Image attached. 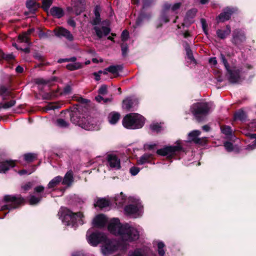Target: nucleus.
I'll use <instances>...</instances> for the list:
<instances>
[{
  "mask_svg": "<svg viewBox=\"0 0 256 256\" xmlns=\"http://www.w3.org/2000/svg\"><path fill=\"white\" fill-rule=\"evenodd\" d=\"M200 134V132L198 130H194L190 132L188 134V140L190 142H194L196 144L200 143V139L198 136Z\"/></svg>",
  "mask_w": 256,
  "mask_h": 256,
  "instance_id": "aec40b11",
  "label": "nucleus"
},
{
  "mask_svg": "<svg viewBox=\"0 0 256 256\" xmlns=\"http://www.w3.org/2000/svg\"><path fill=\"white\" fill-rule=\"evenodd\" d=\"M164 244L162 242H158V254L160 256H164V254H165V252L164 249Z\"/></svg>",
  "mask_w": 256,
  "mask_h": 256,
  "instance_id": "ea45409f",
  "label": "nucleus"
},
{
  "mask_svg": "<svg viewBox=\"0 0 256 256\" xmlns=\"http://www.w3.org/2000/svg\"><path fill=\"white\" fill-rule=\"evenodd\" d=\"M252 138H255L252 144L248 145L246 147V150H252L256 148V134H253L252 135Z\"/></svg>",
  "mask_w": 256,
  "mask_h": 256,
  "instance_id": "49530a36",
  "label": "nucleus"
},
{
  "mask_svg": "<svg viewBox=\"0 0 256 256\" xmlns=\"http://www.w3.org/2000/svg\"><path fill=\"white\" fill-rule=\"evenodd\" d=\"M44 190V187L42 186H39L36 187L34 189V192L40 193L43 192Z\"/></svg>",
  "mask_w": 256,
  "mask_h": 256,
  "instance_id": "bf43d9fd",
  "label": "nucleus"
},
{
  "mask_svg": "<svg viewBox=\"0 0 256 256\" xmlns=\"http://www.w3.org/2000/svg\"><path fill=\"white\" fill-rule=\"evenodd\" d=\"M186 56L188 59H190L191 61H194V59L192 55V52L190 48H187L186 50Z\"/></svg>",
  "mask_w": 256,
  "mask_h": 256,
  "instance_id": "864d4df0",
  "label": "nucleus"
},
{
  "mask_svg": "<svg viewBox=\"0 0 256 256\" xmlns=\"http://www.w3.org/2000/svg\"><path fill=\"white\" fill-rule=\"evenodd\" d=\"M180 2H176L173 5L168 3H165L163 6L160 20L164 23L168 22L169 19L167 16V14L174 12L180 8Z\"/></svg>",
  "mask_w": 256,
  "mask_h": 256,
  "instance_id": "9d476101",
  "label": "nucleus"
},
{
  "mask_svg": "<svg viewBox=\"0 0 256 256\" xmlns=\"http://www.w3.org/2000/svg\"><path fill=\"white\" fill-rule=\"evenodd\" d=\"M36 158V155L34 154L28 153L24 155V159L28 162H32Z\"/></svg>",
  "mask_w": 256,
  "mask_h": 256,
  "instance_id": "58836bf2",
  "label": "nucleus"
},
{
  "mask_svg": "<svg viewBox=\"0 0 256 256\" xmlns=\"http://www.w3.org/2000/svg\"><path fill=\"white\" fill-rule=\"evenodd\" d=\"M16 72H18V73H22V72L23 70H24V68L22 67L21 66H18L16 68Z\"/></svg>",
  "mask_w": 256,
  "mask_h": 256,
  "instance_id": "774afa93",
  "label": "nucleus"
},
{
  "mask_svg": "<svg viewBox=\"0 0 256 256\" xmlns=\"http://www.w3.org/2000/svg\"><path fill=\"white\" fill-rule=\"evenodd\" d=\"M73 179L72 172L70 170L66 173L62 182L63 184L70 186L72 184Z\"/></svg>",
  "mask_w": 256,
  "mask_h": 256,
  "instance_id": "412c9836",
  "label": "nucleus"
},
{
  "mask_svg": "<svg viewBox=\"0 0 256 256\" xmlns=\"http://www.w3.org/2000/svg\"><path fill=\"white\" fill-rule=\"evenodd\" d=\"M10 92L8 88L4 86H0V95H1L4 99L6 98V96H9Z\"/></svg>",
  "mask_w": 256,
  "mask_h": 256,
  "instance_id": "c9c22d12",
  "label": "nucleus"
},
{
  "mask_svg": "<svg viewBox=\"0 0 256 256\" xmlns=\"http://www.w3.org/2000/svg\"><path fill=\"white\" fill-rule=\"evenodd\" d=\"M108 165L110 168L114 170H118L120 168V160L116 155L108 154L107 156Z\"/></svg>",
  "mask_w": 256,
  "mask_h": 256,
  "instance_id": "ddd939ff",
  "label": "nucleus"
},
{
  "mask_svg": "<svg viewBox=\"0 0 256 256\" xmlns=\"http://www.w3.org/2000/svg\"><path fill=\"white\" fill-rule=\"evenodd\" d=\"M122 54L124 56H126L128 52V47L126 44H122L121 45Z\"/></svg>",
  "mask_w": 256,
  "mask_h": 256,
  "instance_id": "8fccbe9b",
  "label": "nucleus"
},
{
  "mask_svg": "<svg viewBox=\"0 0 256 256\" xmlns=\"http://www.w3.org/2000/svg\"><path fill=\"white\" fill-rule=\"evenodd\" d=\"M197 10L196 8H192L188 10L186 13V16L190 18H192L196 14Z\"/></svg>",
  "mask_w": 256,
  "mask_h": 256,
  "instance_id": "09e8293b",
  "label": "nucleus"
},
{
  "mask_svg": "<svg viewBox=\"0 0 256 256\" xmlns=\"http://www.w3.org/2000/svg\"><path fill=\"white\" fill-rule=\"evenodd\" d=\"M220 58L227 71L230 82L232 84L238 83L240 82V70L236 67H233L232 69H230L224 54H220Z\"/></svg>",
  "mask_w": 256,
  "mask_h": 256,
  "instance_id": "0eeeda50",
  "label": "nucleus"
},
{
  "mask_svg": "<svg viewBox=\"0 0 256 256\" xmlns=\"http://www.w3.org/2000/svg\"><path fill=\"white\" fill-rule=\"evenodd\" d=\"M150 128L152 131L156 132H159L162 130L160 124L158 123L152 124L150 126Z\"/></svg>",
  "mask_w": 256,
  "mask_h": 256,
  "instance_id": "37998d69",
  "label": "nucleus"
},
{
  "mask_svg": "<svg viewBox=\"0 0 256 256\" xmlns=\"http://www.w3.org/2000/svg\"><path fill=\"white\" fill-rule=\"evenodd\" d=\"M246 40L244 32L242 30H236L234 31L232 42L238 44Z\"/></svg>",
  "mask_w": 256,
  "mask_h": 256,
  "instance_id": "dca6fc26",
  "label": "nucleus"
},
{
  "mask_svg": "<svg viewBox=\"0 0 256 256\" xmlns=\"http://www.w3.org/2000/svg\"><path fill=\"white\" fill-rule=\"evenodd\" d=\"M71 92V87L70 86H66L64 89L63 92L64 94H68Z\"/></svg>",
  "mask_w": 256,
  "mask_h": 256,
  "instance_id": "052dcab7",
  "label": "nucleus"
},
{
  "mask_svg": "<svg viewBox=\"0 0 256 256\" xmlns=\"http://www.w3.org/2000/svg\"><path fill=\"white\" fill-rule=\"evenodd\" d=\"M214 108L212 102H198L194 104L190 108V110L198 121H201L202 116L208 114Z\"/></svg>",
  "mask_w": 256,
  "mask_h": 256,
  "instance_id": "39448f33",
  "label": "nucleus"
},
{
  "mask_svg": "<svg viewBox=\"0 0 256 256\" xmlns=\"http://www.w3.org/2000/svg\"><path fill=\"white\" fill-rule=\"evenodd\" d=\"M62 178L60 176H57L52 178L48 185V188H53L57 186L62 181Z\"/></svg>",
  "mask_w": 256,
  "mask_h": 256,
  "instance_id": "bb28decb",
  "label": "nucleus"
},
{
  "mask_svg": "<svg viewBox=\"0 0 256 256\" xmlns=\"http://www.w3.org/2000/svg\"><path fill=\"white\" fill-rule=\"evenodd\" d=\"M224 146L226 150L228 152H229L232 151L233 150H234L233 145L230 142H224Z\"/></svg>",
  "mask_w": 256,
  "mask_h": 256,
  "instance_id": "de8ad7c7",
  "label": "nucleus"
},
{
  "mask_svg": "<svg viewBox=\"0 0 256 256\" xmlns=\"http://www.w3.org/2000/svg\"><path fill=\"white\" fill-rule=\"evenodd\" d=\"M128 256H146L144 250L140 248L136 249L134 251L130 252Z\"/></svg>",
  "mask_w": 256,
  "mask_h": 256,
  "instance_id": "2f4dec72",
  "label": "nucleus"
},
{
  "mask_svg": "<svg viewBox=\"0 0 256 256\" xmlns=\"http://www.w3.org/2000/svg\"><path fill=\"white\" fill-rule=\"evenodd\" d=\"M128 198L130 201L134 202V204H128L125 207L124 212L126 214L134 218L141 216L142 214V206L140 200L134 197H130Z\"/></svg>",
  "mask_w": 256,
  "mask_h": 256,
  "instance_id": "423d86ee",
  "label": "nucleus"
},
{
  "mask_svg": "<svg viewBox=\"0 0 256 256\" xmlns=\"http://www.w3.org/2000/svg\"><path fill=\"white\" fill-rule=\"evenodd\" d=\"M120 115L118 112H112L108 116V121L110 124H115L120 119Z\"/></svg>",
  "mask_w": 256,
  "mask_h": 256,
  "instance_id": "cd10ccee",
  "label": "nucleus"
},
{
  "mask_svg": "<svg viewBox=\"0 0 256 256\" xmlns=\"http://www.w3.org/2000/svg\"><path fill=\"white\" fill-rule=\"evenodd\" d=\"M230 28L229 26H227L225 30L218 29L216 31V34L218 36L221 38L224 39L230 33Z\"/></svg>",
  "mask_w": 256,
  "mask_h": 256,
  "instance_id": "393cba45",
  "label": "nucleus"
},
{
  "mask_svg": "<svg viewBox=\"0 0 256 256\" xmlns=\"http://www.w3.org/2000/svg\"><path fill=\"white\" fill-rule=\"evenodd\" d=\"M42 198V196H36L34 195L30 196L29 199L30 204L33 205L38 204L41 200Z\"/></svg>",
  "mask_w": 256,
  "mask_h": 256,
  "instance_id": "4c0bfd02",
  "label": "nucleus"
},
{
  "mask_svg": "<svg viewBox=\"0 0 256 256\" xmlns=\"http://www.w3.org/2000/svg\"><path fill=\"white\" fill-rule=\"evenodd\" d=\"M52 0H43L42 8L44 10H47L52 4Z\"/></svg>",
  "mask_w": 256,
  "mask_h": 256,
  "instance_id": "a18cd8bd",
  "label": "nucleus"
},
{
  "mask_svg": "<svg viewBox=\"0 0 256 256\" xmlns=\"http://www.w3.org/2000/svg\"><path fill=\"white\" fill-rule=\"evenodd\" d=\"M26 6L28 8L32 10L39 7V4L34 0H28L26 2Z\"/></svg>",
  "mask_w": 256,
  "mask_h": 256,
  "instance_id": "f704fd0d",
  "label": "nucleus"
},
{
  "mask_svg": "<svg viewBox=\"0 0 256 256\" xmlns=\"http://www.w3.org/2000/svg\"><path fill=\"white\" fill-rule=\"evenodd\" d=\"M130 171L132 175L136 176L140 172V168L136 166H133L130 168Z\"/></svg>",
  "mask_w": 256,
  "mask_h": 256,
  "instance_id": "603ef678",
  "label": "nucleus"
},
{
  "mask_svg": "<svg viewBox=\"0 0 256 256\" xmlns=\"http://www.w3.org/2000/svg\"><path fill=\"white\" fill-rule=\"evenodd\" d=\"M15 166L14 162L12 160H6L0 162V173H4L10 168Z\"/></svg>",
  "mask_w": 256,
  "mask_h": 256,
  "instance_id": "a211bd4d",
  "label": "nucleus"
},
{
  "mask_svg": "<svg viewBox=\"0 0 256 256\" xmlns=\"http://www.w3.org/2000/svg\"><path fill=\"white\" fill-rule=\"evenodd\" d=\"M177 145L174 146H168L162 148L158 150L156 153L160 156H166L168 158H170L174 156L176 152L182 150V148L180 145V141H177Z\"/></svg>",
  "mask_w": 256,
  "mask_h": 256,
  "instance_id": "9b49d317",
  "label": "nucleus"
},
{
  "mask_svg": "<svg viewBox=\"0 0 256 256\" xmlns=\"http://www.w3.org/2000/svg\"><path fill=\"white\" fill-rule=\"evenodd\" d=\"M70 116L72 123L78 125L86 130H97L100 129V126L96 118L90 116L80 118L76 112H72Z\"/></svg>",
  "mask_w": 256,
  "mask_h": 256,
  "instance_id": "7ed1b4c3",
  "label": "nucleus"
},
{
  "mask_svg": "<svg viewBox=\"0 0 256 256\" xmlns=\"http://www.w3.org/2000/svg\"><path fill=\"white\" fill-rule=\"evenodd\" d=\"M32 184L30 182H28L22 186V188L24 190H28L30 188L32 187Z\"/></svg>",
  "mask_w": 256,
  "mask_h": 256,
  "instance_id": "680f3d73",
  "label": "nucleus"
},
{
  "mask_svg": "<svg viewBox=\"0 0 256 256\" xmlns=\"http://www.w3.org/2000/svg\"><path fill=\"white\" fill-rule=\"evenodd\" d=\"M108 228L111 234L118 236L120 241L108 239L106 236L101 246V252L104 256H108L119 249H124L128 242L139 238L138 228L128 224H122L118 218H113L110 220Z\"/></svg>",
  "mask_w": 256,
  "mask_h": 256,
  "instance_id": "f257e3e1",
  "label": "nucleus"
},
{
  "mask_svg": "<svg viewBox=\"0 0 256 256\" xmlns=\"http://www.w3.org/2000/svg\"><path fill=\"white\" fill-rule=\"evenodd\" d=\"M209 62L210 64H213L214 66L216 65L217 64V60L216 58L214 57L210 58L209 60Z\"/></svg>",
  "mask_w": 256,
  "mask_h": 256,
  "instance_id": "e2e57ef3",
  "label": "nucleus"
},
{
  "mask_svg": "<svg viewBox=\"0 0 256 256\" xmlns=\"http://www.w3.org/2000/svg\"><path fill=\"white\" fill-rule=\"evenodd\" d=\"M56 36L58 37H64L68 40L72 41L73 40V36L70 31L63 28H58L54 30Z\"/></svg>",
  "mask_w": 256,
  "mask_h": 256,
  "instance_id": "f3484780",
  "label": "nucleus"
},
{
  "mask_svg": "<svg viewBox=\"0 0 256 256\" xmlns=\"http://www.w3.org/2000/svg\"><path fill=\"white\" fill-rule=\"evenodd\" d=\"M58 215L62 223L66 226H72L76 227L78 224H82L84 222L82 218L84 216L82 212L73 213L66 208H61Z\"/></svg>",
  "mask_w": 256,
  "mask_h": 256,
  "instance_id": "f03ea898",
  "label": "nucleus"
},
{
  "mask_svg": "<svg viewBox=\"0 0 256 256\" xmlns=\"http://www.w3.org/2000/svg\"><path fill=\"white\" fill-rule=\"evenodd\" d=\"M246 114L243 110L238 111L234 114V119L236 120H240L241 121H244L246 119Z\"/></svg>",
  "mask_w": 256,
  "mask_h": 256,
  "instance_id": "473e14b6",
  "label": "nucleus"
},
{
  "mask_svg": "<svg viewBox=\"0 0 256 256\" xmlns=\"http://www.w3.org/2000/svg\"><path fill=\"white\" fill-rule=\"evenodd\" d=\"M107 92V86L106 85L102 86L98 90V93L100 94H105Z\"/></svg>",
  "mask_w": 256,
  "mask_h": 256,
  "instance_id": "3c124183",
  "label": "nucleus"
},
{
  "mask_svg": "<svg viewBox=\"0 0 256 256\" xmlns=\"http://www.w3.org/2000/svg\"><path fill=\"white\" fill-rule=\"evenodd\" d=\"M34 30V28L29 29L27 32H24L22 34L18 36V41L20 42H24L26 44V47L24 48H18L16 44H13L12 46H14L16 49H20L26 52H29L28 46L30 45L28 35L31 34Z\"/></svg>",
  "mask_w": 256,
  "mask_h": 256,
  "instance_id": "f8f14e48",
  "label": "nucleus"
},
{
  "mask_svg": "<svg viewBox=\"0 0 256 256\" xmlns=\"http://www.w3.org/2000/svg\"><path fill=\"white\" fill-rule=\"evenodd\" d=\"M133 100L130 98H128L123 100L122 106L124 108L130 110L132 107Z\"/></svg>",
  "mask_w": 256,
  "mask_h": 256,
  "instance_id": "7c9ffc66",
  "label": "nucleus"
},
{
  "mask_svg": "<svg viewBox=\"0 0 256 256\" xmlns=\"http://www.w3.org/2000/svg\"><path fill=\"white\" fill-rule=\"evenodd\" d=\"M154 0H143V8H146L150 6L154 2Z\"/></svg>",
  "mask_w": 256,
  "mask_h": 256,
  "instance_id": "4d7b16f0",
  "label": "nucleus"
},
{
  "mask_svg": "<svg viewBox=\"0 0 256 256\" xmlns=\"http://www.w3.org/2000/svg\"><path fill=\"white\" fill-rule=\"evenodd\" d=\"M122 66L120 65L116 66H110L109 67L106 68V70H108V72L116 74H117L119 71L122 69Z\"/></svg>",
  "mask_w": 256,
  "mask_h": 256,
  "instance_id": "c756f323",
  "label": "nucleus"
},
{
  "mask_svg": "<svg viewBox=\"0 0 256 256\" xmlns=\"http://www.w3.org/2000/svg\"><path fill=\"white\" fill-rule=\"evenodd\" d=\"M108 222V218L102 214L96 216L93 220V225L97 228H102Z\"/></svg>",
  "mask_w": 256,
  "mask_h": 256,
  "instance_id": "2eb2a0df",
  "label": "nucleus"
},
{
  "mask_svg": "<svg viewBox=\"0 0 256 256\" xmlns=\"http://www.w3.org/2000/svg\"><path fill=\"white\" fill-rule=\"evenodd\" d=\"M4 199L6 204L2 206V210L16 208L24 202V199L20 196L7 195L4 196Z\"/></svg>",
  "mask_w": 256,
  "mask_h": 256,
  "instance_id": "6e6552de",
  "label": "nucleus"
},
{
  "mask_svg": "<svg viewBox=\"0 0 256 256\" xmlns=\"http://www.w3.org/2000/svg\"><path fill=\"white\" fill-rule=\"evenodd\" d=\"M0 56L2 57V58L6 60H13L14 58V56L12 54H6L2 52H0Z\"/></svg>",
  "mask_w": 256,
  "mask_h": 256,
  "instance_id": "79ce46f5",
  "label": "nucleus"
},
{
  "mask_svg": "<svg viewBox=\"0 0 256 256\" xmlns=\"http://www.w3.org/2000/svg\"><path fill=\"white\" fill-rule=\"evenodd\" d=\"M236 11V9L234 8H226L218 17V22H223L228 20L230 18L232 14Z\"/></svg>",
  "mask_w": 256,
  "mask_h": 256,
  "instance_id": "4468645a",
  "label": "nucleus"
},
{
  "mask_svg": "<svg viewBox=\"0 0 256 256\" xmlns=\"http://www.w3.org/2000/svg\"><path fill=\"white\" fill-rule=\"evenodd\" d=\"M60 106L57 103H51L48 104L46 106V110H52L58 109L60 108Z\"/></svg>",
  "mask_w": 256,
  "mask_h": 256,
  "instance_id": "c03bdc74",
  "label": "nucleus"
},
{
  "mask_svg": "<svg viewBox=\"0 0 256 256\" xmlns=\"http://www.w3.org/2000/svg\"><path fill=\"white\" fill-rule=\"evenodd\" d=\"M145 122L144 118L140 114L132 113L127 114L122 120L124 126L128 129L141 128Z\"/></svg>",
  "mask_w": 256,
  "mask_h": 256,
  "instance_id": "20e7f679",
  "label": "nucleus"
},
{
  "mask_svg": "<svg viewBox=\"0 0 256 256\" xmlns=\"http://www.w3.org/2000/svg\"><path fill=\"white\" fill-rule=\"evenodd\" d=\"M114 200L116 206H121L126 202V197L122 192H120L114 198Z\"/></svg>",
  "mask_w": 256,
  "mask_h": 256,
  "instance_id": "b1692460",
  "label": "nucleus"
},
{
  "mask_svg": "<svg viewBox=\"0 0 256 256\" xmlns=\"http://www.w3.org/2000/svg\"><path fill=\"white\" fill-rule=\"evenodd\" d=\"M51 15L57 18H60L64 15L62 9L60 7L53 6L51 8L50 12Z\"/></svg>",
  "mask_w": 256,
  "mask_h": 256,
  "instance_id": "4be33fe9",
  "label": "nucleus"
},
{
  "mask_svg": "<svg viewBox=\"0 0 256 256\" xmlns=\"http://www.w3.org/2000/svg\"><path fill=\"white\" fill-rule=\"evenodd\" d=\"M94 14H95L96 20H99L100 17V14L98 11V8H95Z\"/></svg>",
  "mask_w": 256,
  "mask_h": 256,
  "instance_id": "338daca9",
  "label": "nucleus"
},
{
  "mask_svg": "<svg viewBox=\"0 0 256 256\" xmlns=\"http://www.w3.org/2000/svg\"><path fill=\"white\" fill-rule=\"evenodd\" d=\"M152 155L150 154H145L142 155L138 160V162L139 164H144L149 162L150 160L152 158Z\"/></svg>",
  "mask_w": 256,
  "mask_h": 256,
  "instance_id": "c85d7f7f",
  "label": "nucleus"
},
{
  "mask_svg": "<svg viewBox=\"0 0 256 256\" xmlns=\"http://www.w3.org/2000/svg\"><path fill=\"white\" fill-rule=\"evenodd\" d=\"M68 24L70 26L72 27H75L76 26V22L72 19H70L68 21Z\"/></svg>",
  "mask_w": 256,
  "mask_h": 256,
  "instance_id": "69168bd1",
  "label": "nucleus"
},
{
  "mask_svg": "<svg viewBox=\"0 0 256 256\" xmlns=\"http://www.w3.org/2000/svg\"><path fill=\"white\" fill-rule=\"evenodd\" d=\"M222 134L226 136V138L228 139L232 140L234 136L231 128L228 126H223L220 128Z\"/></svg>",
  "mask_w": 256,
  "mask_h": 256,
  "instance_id": "5701e85b",
  "label": "nucleus"
},
{
  "mask_svg": "<svg viewBox=\"0 0 256 256\" xmlns=\"http://www.w3.org/2000/svg\"><path fill=\"white\" fill-rule=\"evenodd\" d=\"M106 237V236L103 233L92 232L90 230H88L86 233V239L88 242L94 246H96L100 243H102Z\"/></svg>",
  "mask_w": 256,
  "mask_h": 256,
  "instance_id": "1a4fd4ad",
  "label": "nucleus"
},
{
  "mask_svg": "<svg viewBox=\"0 0 256 256\" xmlns=\"http://www.w3.org/2000/svg\"><path fill=\"white\" fill-rule=\"evenodd\" d=\"M82 67V64L80 62H75L66 65V68L70 70L79 69Z\"/></svg>",
  "mask_w": 256,
  "mask_h": 256,
  "instance_id": "72a5a7b5",
  "label": "nucleus"
},
{
  "mask_svg": "<svg viewBox=\"0 0 256 256\" xmlns=\"http://www.w3.org/2000/svg\"><path fill=\"white\" fill-rule=\"evenodd\" d=\"M111 204L110 200L106 198H98L94 204L96 207L98 206L101 208H106Z\"/></svg>",
  "mask_w": 256,
  "mask_h": 256,
  "instance_id": "a878e982",
  "label": "nucleus"
},
{
  "mask_svg": "<svg viewBox=\"0 0 256 256\" xmlns=\"http://www.w3.org/2000/svg\"><path fill=\"white\" fill-rule=\"evenodd\" d=\"M76 60V58L75 57L71 58H60L59 59L58 61V63H62L63 62L72 61L74 62Z\"/></svg>",
  "mask_w": 256,
  "mask_h": 256,
  "instance_id": "13d9d810",
  "label": "nucleus"
},
{
  "mask_svg": "<svg viewBox=\"0 0 256 256\" xmlns=\"http://www.w3.org/2000/svg\"><path fill=\"white\" fill-rule=\"evenodd\" d=\"M32 172H28L26 170H21L20 171L18 172V174H20V175H23V174H30Z\"/></svg>",
  "mask_w": 256,
  "mask_h": 256,
  "instance_id": "0e129e2a",
  "label": "nucleus"
},
{
  "mask_svg": "<svg viewBox=\"0 0 256 256\" xmlns=\"http://www.w3.org/2000/svg\"><path fill=\"white\" fill-rule=\"evenodd\" d=\"M156 144L155 143H150V144H146L144 145V148L145 150H152L156 146Z\"/></svg>",
  "mask_w": 256,
  "mask_h": 256,
  "instance_id": "6e6d98bb",
  "label": "nucleus"
},
{
  "mask_svg": "<svg viewBox=\"0 0 256 256\" xmlns=\"http://www.w3.org/2000/svg\"><path fill=\"white\" fill-rule=\"evenodd\" d=\"M96 34L100 38H102L104 36H107L110 32V29L106 26H102L101 28H99L98 26H95L94 28Z\"/></svg>",
  "mask_w": 256,
  "mask_h": 256,
  "instance_id": "6ab92c4d",
  "label": "nucleus"
},
{
  "mask_svg": "<svg viewBox=\"0 0 256 256\" xmlns=\"http://www.w3.org/2000/svg\"><path fill=\"white\" fill-rule=\"evenodd\" d=\"M15 104L16 100H11L10 102H6L4 104H0V108H3L4 109H8L13 106Z\"/></svg>",
  "mask_w": 256,
  "mask_h": 256,
  "instance_id": "e433bc0d",
  "label": "nucleus"
},
{
  "mask_svg": "<svg viewBox=\"0 0 256 256\" xmlns=\"http://www.w3.org/2000/svg\"><path fill=\"white\" fill-rule=\"evenodd\" d=\"M128 38V32L126 30L122 32L121 35V38L122 41H126Z\"/></svg>",
  "mask_w": 256,
  "mask_h": 256,
  "instance_id": "5fc2aeb1",
  "label": "nucleus"
},
{
  "mask_svg": "<svg viewBox=\"0 0 256 256\" xmlns=\"http://www.w3.org/2000/svg\"><path fill=\"white\" fill-rule=\"evenodd\" d=\"M56 122L57 126L60 128H67L68 126V123L62 118L58 119Z\"/></svg>",
  "mask_w": 256,
  "mask_h": 256,
  "instance_id": "a19ab883",
  "label": "nucleus"
}]
</instances>
